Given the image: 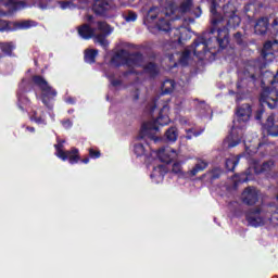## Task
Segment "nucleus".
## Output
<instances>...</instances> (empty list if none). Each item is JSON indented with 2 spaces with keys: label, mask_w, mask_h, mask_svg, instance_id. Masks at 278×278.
<instances>
[{
  "label": "nucleus",
  "mask_w": 278,
  "mask_h": 278,
  "mask_svg": "<svg viewBox=\"0 0 278 278\" xmlns=\"http://www.w3.org/2000/svg\"><path fill=\"white\" fill-rule=\"evenodd\" d=\"M241 21L236 14V7L231 3L224 5V17L214 16L212 18L211 34L217 31V42L220 49H225L229 45V28L227 27L236 29V27H240Z\"/></svg>",
  "instance_id": "1"
},
{
  "label": "nucleus",
  "mask_w": 278,
  "mask_h": 278,
  "mask_svg": "<svg viewBox=\"0 0 278 278\" xmlns=\"http://www.w3.org/2000/svg\"><path fill=\"white\" fill-rule=\"evenodd\" d=\"M115 62H121L122 64H125L129 68H138L143 67L144 73H148V75H151V77H155L160 73V67L155 65V63H144V56L142 54H129L127 50H119L115 56L113 58Z\"/></svg>",
  "instance_id": "2"
},
{
  "label": "nucleus",
  "mask_w": 278,
  "mask_h": 278,
  "mask_svg": "<svg viewBox=\"0 0 278 278\" xmlns=\"http://www.w3.org/2000/svg\"><path fill=\"white\" fill-rule=\"evenodd\" d=\"M97 27L92 28L87 24L78 27V34L85 40H90V38H94L96 42H99L101 47L108 49L110 42L105 39V36H110L112 34V27L105 22H97Z\"/></svg>",
  "instance_id": "3"
},
{
  "label": "nucleus",
  "mask_w": 278,
  "mask_h": 278,
  "mask_svg": "<svg viewBox=\"0 0 278 278\" xmlns=\"http://www.w3.org/2000/svg\"><path fill=\"white\" fill-rule=\"evenodd\" d=\"M33 81L41 90L42 103L51 110L53 108L51 102L58 97V91L42 76H34Z\"/></svg>",
  "instance_id": "4"
},
{
  "label": "nucleus",
  "mask_w": 278,
  "mask_h": 278,
  "mask_svg": "<svg viewBox=\"0 0 278 278\" xmlns=\"http://www.w3.org/2000/svg\"><path fill=\"white\" fill-rule=\"evenodd\" d=\"M247 220L251 227H262V225H278V214H266L264 212H251L247 215Z\"/></svg>",
  "instance_id": "5"
},
{
  "label": "nucleus",
  "mask_w": 278,
  "mask_h": 278,
  "mask_svg": "<svg viewBox=\"0 0 278 278\" xmlns=\"http://www.w3.org/2000/svg\"><path fill=\"white\" fill-rule=\"evenodd\" d=\"M137 138L138 140H160V129L153 122L143 123Z\"/></svg>",
  "instance_id": "6"
},
{
  "label": "nucleus",
  "mask_w": 278,
  "mask_h": 278,
  "mask_svg": "<svg viewBox=\"0 0 278 278\" xmlns=\"http://www.w3.org/2000/svg\"><path fill=\"white\" fill-rule=\"evenodd\" d=\"M56 152L55 155L63 162L68 160L70 164H77L79 162V150L73 148L71 151H64V146L59 143L55 146Z\"/></svg>",
  "instance_id": "7"
},
{
  "label": "nucleus",
  "mask_w": 278,
  "mask_h": 278,
  "mask_svg": "<svg viewBox=\"0 0 278 278\" xmlns=\"http://www.w3.org/2000/svg\"><path fill=\"white\" fill-rule=\"evenodd\" d=\"M261 104L267 105L269 110H275L278 103V91L277 89H270L266 87L261 93Z\"/></svg>",
  "instance_id": "8"
},
{
  "label": "nucleus",
  "mask_w": 278,
  "mask_h": 278,
  "mask_svg": "<svg viewBox=\"0 0 278 278\" xmlns=\"http://www.w3.org/2000/svg\"><path fill=\"white\" fill-rule=\"evenodd\" d=\"M177 151L173 148L166 147L151 153L152 157H157L163 164H170L174 160H177Z\"/></svg>",
  "instance_id": "9"
},
{
  "label": "nucleus",
  "mask_w": 278,
  "mask_h": 278,
  "mask_svg": "<svg viewBox=\"0 0 278 278\" xmlns=\"http://www.w3.org/2000/svg\"><path fill=\"white\" fill-rule=\"evenodd\" d=\"M213 47H212V40H201L195 41L194 46H193V53L194 55H197V58H199L200 60H203V56L205 55V53H207V51H212Z\"/></svg>",
  "instance_id": "10"
},
{
  "label": "nucleus",
  "mask_w": 278,
  "mask_h": 278,
  "mask_svg": "<svg viewBox=\"0 0 278 278\" xmlns=\"http://www.w3.org/2000/svg\"><path fill=\"white\" fill-rule=\"evenodd\" d=\"M258 197L260 193L257 189L249 187L243 191L241 199L243 203H247V205H255L257 203Z\"/></svg>",
  "instance_id": "11"
},
{
  "label": "nucleus",
  "mask_w": 278,
  "mask_h": 278,
  "mask_svg": "<svg viewBox=\"0 0 278 278\" xmlns=\"http://www.w3.org/2000/svg\"><path fill=\"white\" fill-rule=\"evenodd\" d=\"M0 5L8 8L9 14L16 12L17 10H24L27 7V2L22 0H0Z\"/></svg>",
  "instance_id": "12"
},
{
  "label": "nucleus",
  "mask_w": 278,
  "mask_h": 278,
  "mask_svg": "<svg viewBox=\"0 0 278 278\" xmlns=\"http://www.w3.org/2000/svg\"><path fill=\"white\" fill-rule=\"evenodd\" d=\"M251 114H253L251 104L245 103L237 109V118L239 123H249Z\"/></svg>",
  "instance_id": "13"
},
{
  "label": "nucleus",
  "mask_w": 278,
  "mask_h": 278,
  "mask_svg": "<svg viewBox=\"0 0 278 278\" xmlns=\"http://www.w3.org/2000/svg\"><path fill=\"white\" fill-rule=\"evenodd\" d=\"M169 13H161L156 27L160 31H170V22L168 20Z\"/></svg>",
  "instance_id": "14"
},
{
  "label": "nucleus",
  "mask_w": 278,
  "mask_h": 278,
  "mask_svg": "<svg viewBox=\"0 0 278 278\" xmlns=\"http://www.w3.org/2000/svg\"><path fill=\"white\" fill-rule=\"evenodd\" d=\"M268 31V17H261L256 21L254 25V34L258 36H264Z\"/></svg>",
  "instance_id": "15"
},
{
  "label": "nucleus",
  "mask_w": 278,
  "mask_h": 278,
  "mask_svg": "<svg viewBox=\"0 0 278 278\" xmlns=\"http://www.w3.org/2000/svg\"><path fill=\"white\" fill-rule=\"evenodd\" d=\"M164 175H166V167H164V165H159L153 168L150 177L155 184H162V181H164Z\"/></svg>",
  "instance_id": "16"
},
{
  "label": "nucleus",
  "mask_w": 278,
  "mask_h": 278,
  "mask_svg": "<svg viewBox=\"0 0 278 278\" xmlns=\"http://www.w3.org/2000/svg\"><path fill=\"white\" fill-rule=\"evenodd\" d=\"M274 45H277V40H275L274 42L273 41L265 42L262 50V55L265 62H273L275 60V54L270 52V49H273Z\"/></svg>",
  "instance_id": "17"
},
{
  "label": "nucleus",
  "mask_w": 278,
  "mask_h": 278,
  "mask_svg": "<svg viewBox=\"0 0 278 278\" xmlns=\"http://www.w3.org/2000/svg\"><path fill=\"white\" fill-rule=\"evenodd\" d=\"M267 131L269 136H273L274 138H277L278 136V121H275V115H269L267 117Z\"/></svg>",
  "instance_id": "18"
},
{
  "label": "nucleus",
  "mask_w": 278,
  "mask_h": 278,
  "mask_svg": "<svg viewBox=\"0 0 278 278\" xmlns=\"http://www.w3.org/2000/svg\"><path fill=\"white\" fill-rule=\"evenodd\" d=\"M110 10V4L105 0H96L93 3V12L96 14H105Z\"/></svg>",
  "instance_id": "19"
},
{
  "label": "nucleus",
  "mask_w": 278,
  "mask_h": 278,
  "mask_svg": "<svg viewBox=\"0 0 278 278\" xmlns=\"http://www.w3.org/2000/svg\"><path fill=\"white\" fill-rule=\"evenodd\" d=\"M168 105H164L160 112V116L156 118V125H168L170 123V117L167 115Z\"/></svg>",
  "instance_id": "20"
},
{
  "label": "nucleus",
  "mask_w": 278,
  "mask_h": 278,
  "mask_svg": "<svg viewBox=\"0 0 278 278\" xmlns=\"http://www.w3.org/2000/svg\"><path fill=\"white\" fill-rule=\"evenodd\" d=\"M207 168V162L203 160H199L195 166L189 170L188 175L189 177H195V175H199V173L205 170Z\"/></svg>",
  "instance_id": "21"
},
{
  "label": "nucleus",
  "mask_w": 278,
  "mask_h": 278,
  "mask_svg": "<svg viewBox=\"0 0 278 278\" xmlns=\"http://www.w3.org/2000/svg\"><path fill=\"white\" fill-rule=\"evenodd\" d=\"M207 168V162L203 160H199L195 166L189 170L188 175L189 177H195V175H199V173L205 170Z\"/></svg>",
  "instance_id": "22"
},
{
  "label": "nucleus",
  "mask_w": 278,
  "mask_h": 278,
  "mask_svg": "<svg viewBox=\"0 0 278 278\" xmlns=\"http://www.w3.org/2000/svg\"><path fill=\"white\" fill-rule=\"evenodd\" d=\"M273 166H275V163L273 161L263 164L254 163V172L256 174L266 173L267 170H273Z\"/></svg>",
  "instance_id": "23"
},
{
  "label": "nucleus",
  "mask_w": 278,
  "mask_h": 278,
  "mask_svg": "<svg viewBox=\"0 0 278 278\" xmlns=\"http://www.w3.org/2000/svg\"><path fill=\"white\" fill-rule=\"evenodd\" d=\"M97 55H99V50H85V62H87V64H94Z\"/></svg>",
  "instance_id": "24"
},
{
  "label": "nucleus",
  "mask_w": 278,
  "mask_h": 278,
  "mask_svg": "<svg viewBox=\"0 0 278 278\" xmlns=\"http://www.w3.org/2000/svg\"><path fill=\"white\" fill-rule=\"evenodd\" d=\"M190 10H192V0H180V4L177 11L180 14H188Z\"/></svg>",
  "instance_id": "25"
},
{
  "label": "nucleus",
  "mask_w": 278,
  "mask_h": 278,
  "mask_svg": "<svg viewBox=\"0 0 278 278\" xmlns=\"http://www.w3.org/2000/svg\"><path fill=\"white\" fill-rule=\"evenodd\" d=\"M176 55L178 58L179 64L186 66V64H188V61L190 60V50H185L181 54L176 53Z\"/></svg>",
  "instance_id": "26"
},
{
  "label": "nucleus",
  "mask_w": 278,
  "mask_h": 278,
  "mask_svg": "<svg viewBox=\"0 0 278 278\" xmlns=\"http://www.w3.org/2000/svg\"><path fill=\"white\" fill-rule=\"evenodd\" d=\"M162 90L163 92H165V94H168V92H173V90H175V81L165 80L162 85Z\"/></svg>",
  "instance_id": "27"
},
{
  "label": "nucleus",
  "mask_w": 278,
  "mask_h": 278,
  "mask_svg": "<svg viewBox=\"0 0 278 278\" xmlns=\"http://www.w3.org/2000/svg\"><path fill=\"white\" fill-rule=\"evenodd\" d=\"M165 136L167 140H177V138H179V134L177 132V128L175 127L167 129Z\"/></svg>",
  "instance_id": "28"
},
{
  "label": "nucleus",
  "mask_w": 278,
  "mask_h": 278,
  "mask_svg": "<svg viewBox=\"0 0 278 278\" xmlns=\"http://www.w3.org/2000/svg\"><path fill=\"white\" fill-rule=\"evenodd\" d=\"M238 166V157L236 156H230L229 159L226 160V168L227 170H233Z\"/></svg>",
  "instance_id": "29"
},
{
  "label": "nucleus",
  "mask_w": 278,
  "mask_h": 278,
  "mask_svg": "<svg viewBox=\"0 0 278 278\" xmlns=\"http://www.w3.org/2000/svg\"><path fill=\"white\" fill-rule=\"evenodd\" d=\"M159 16H162V14H160V9L152 8L149 10L148 18H150V21H155V18H157Z\"/></svg>",
  "instance_id": "30"
},
{
  "label": "nucleus",
  "mask_w": 278,
  "mask_h": 278,
  "mask_svg": "<svg viewBox=\"0 0 278 278\" xmlns=\"http://www.w3.org/2000/svg\"><path fill=\"white\" fill-rule=\"evenodd\" d=\"M17 27L20 29H29V27H36V22H34V21L20 22V23H17Z\"/></svg>",
  "instance_id": "31"
},
{
  "label": "nucleus",
  "mask_w": 278,
  "mask_h": 278,
  "mask_svg": "<svg viewBox=\"0 0 278 278\" xmlns=\"http://www.w3.org/2000/svg\"><path fill=\"white\" fill-rule=\"evenodd\" d=\"M0 49L7 55H12V49H14V45H12V43H0Z\"/></svg>",
  "instance_id": "32"
},
{
  "label": "nucleus",
  "mask_w": 278,
  "mask_h": 278,
  "mask_svg": "<svg viewBox=\"0 0 278 278\" xmlns=\"http://www.w3.org/2000/svg\"><path fill=\"white\" fill-rule=\"evenodd\" d=\"M134 152L136 153V155L140 156V155H144V153H147V148L144 147V144L142 143H137L135 146Z\"/></svg>",
  "instance_id": "33"
},
{
  "label": "nucleus",
  "mask_w": 278,
  "mask_h": 278,
  "mask_svg": "<svg viewBox=\"0 0 278 278\" xmlns=\"http://www.w3.org/2000/svg\"><path fill=\"white\" fill-rule=\"evenodd\" d=\"M124 18L127 23H134L138 18V14L134 11H129L128 13L124 14Z\"/></svg>",
  "instance_id": "34"
},
{
  "label": "nucleus",
  "mask_w": 278,
  "mask_h": 278,
  "mask_svg": "<svg viewBox=\"0 0 278 278\" xmlns=\"http://www.w3.org/2000/svg\"><path fill=\"white\" fill-rule=\"evenodd\" d=\"M174 34L178 35V41L181 42V40H186V38L184 37V34H188V30L184 27L180 28H176Z\"/></svg>",
  "instance_id": "35"
},
{
  "label": "nucleus",
  "mask_w": 278,
  "mask_h": 278,
  "mask_svg": "<svg viewBox=\"0 0 278 278\" xmlns=\"http://www.w3.org/2000/svg\"><path fill=\"white\" fill-rule=\"evenodd\" d=\"M240 134H242V130H239L238 128H232L230 132L231 140H239Z\"/></svg>",
  "instance_id": "36"
},
{
  "label": "nucleus",
  "mask_w": 278,
  "mask_h": 278,
  "mask_svg": "<svg viewBox=\"0 0 278 278\" xmlns=\"http://www.w3.org/2000/svg\"><path fill=\"white\" fill-rule=\"evenodd\" d=\"M235 41L237 45H242V33L238 31L233 35Z\"/></svg>",
  "instance_id": "37"
},
{
  "label": "nucleus",
  "mask_w": 278,
  "mask_h": 278,
  "mask_svg": "<svg viewBox=\"0 0 278 278\" xmlns=\"http://www.w3.org/2000/svg\"><path fill=\"white\" fill-rule=\"evenodd\" d=\"M172 170H173V173L178 175V173H181V164L180 163H174Z\"/></svg>",
  "instance_id": "38"
},
{
  "label": "nucleus",
  "mask_w": 278,
  "mask_h": 278,
  "mask_svg": "<svg viewBox=\"0 0 278 278\" xmlns=\"http://www.w3.org/2000/svg\"><path fill=\"white\" fill-rule=\"evenodd\" d=\"M89 155H90V157H93V159L101 157V152H99L97 150H93V149H90L89 150Z\"/></svg>",
  "instance_id": "39"
},
{
  "label": "nucleus",
  "mask_w": 278,
  "mask_h": 278,
  "mask_svg": "<svg viewBox=\"0 0 278 278\" xmlns=\"http://www.w3.org/2000/svg\"><path fill=\"white\" fill-rule=\"evenodd\" d=\"M62 125L65 129H71V127H73V122H71V119H64Z\"/></svg>",
  "instance_id": "40"
},
{
  "label": "nucleus",
  "mask_w": 278,
  "mask_h": 278,
  "mask_svg": "<svg viewBox=\"0 0 278 278\" xmlns=\"http://www.w3.org/2000/svg\"><path fill=\"white\" fill-rule=\"evenodd\" d=\"M262 116H264V109H261V110L256 111L255 119L256 121H262Z\"/></svg>",
  "instance_id": "41"
},
{
  "label": "nucleus",
  "mask_w": 278,
  "mask_h": 278,
  "mask_svg": "<svg viewBox=\"0 0 278 278\" xmlns=\"http://www.w3.org/2000/svg\"><path fill=\"white\" fill-rule=\"evenodd\" d=\"M169 62H174L173 66H177V62H175V54H170L168 56Z\"/></svg>",
  "instance_id": "42"
},
{
  "label": "nucleus",
  "mask_w": 278,
  "mask_h": 278,
  "mask_svg": "<svg viewBox=\"0 0 278 278\" xmlns=\"http://www.w3.org/2000/svg\"><path fill=\"white\" fill-rule=\"evenodd\" d=\"M155 108H157V105L155 104V102H152V103L149 105L150 112H154V111H155Z\"/></svg>",
  "instance_id": "43"
},
{
  "label": "nucleus",
  "mask_w": 278,
  "mask_h": 278,
  "mask_svg": "<svg viewBox=\"0 0 278 278\" xmlns=\"http://www.w3.org/2000/svg\"><path fill=\"white\" fill-rule=\"evenodd\" d=\"M68 5H71L70 2H61L62 10H66V8H68Z\"/></svg>",
  "instance_id": "44"
},
{
  "label": "nucleus",
  "mask_w": 278,
  "mask_h": 278,
  "mask_svg": "<svg viewBox=\"0 0 278 278\" xmlns=\"http://www.w3.org/2000/svg\"><path fill=\"white\" fill-rule=\"evenodd\" d=\"M170 14H175V3L169 5Z\"/></svg>",
  "instance_id": "45"
},
{
  "label": "nucleus",
  "mask_w": 278,
  "mask_h": 278,
  "mask_svg": "<svg viewBox=\"0 0 278 278\" xmlns=\"http://www.w3.org/2000/svg\"><path fill=\"white\" fill-rule=\"evenodd\" d=\"M112 85H113V86H121V80H113V81H112Z\"/></svg>",
  "instance_id": "46"
},
{
  "label": "nucleus",
  "mask_w": 278,
  "mask_h": 278,
  "mask_svg": "<svg viewBox=\"0 0 278 278\" xmlns=\"http://www.w3.org/2000/svg\"><path fill=\"white\" fill-rule=\"evenodd\" d=\"M33 118V121H35L36 123H42V119L41 118H36V117H31Z\"/></svg>",
  "instance_id": "47"
},
{
  "label": "nucleus",
  "mask_w": 278,
  "mask_h": 278,
  "mask_svg": "<svg viewBox=\"0 0 278 278\" xmlns=\"http://www.w3.org/2000/svg\"><path fill=\"white\" fill-rule=\"evenodd\" d=\"M0 16H8V13L0 10Z\"/></svg>",
  "instance_id": "48"
},
{
  "label": "nucleus",
  "mask_w": 278,
  "mask_h": 278,
  "mask_svg": "<svg viewBox=\"0 0 278 278\" xmlns=\"http://www.w3.org/2000/svg\"><path fill=\"white\" fill-rule=\"evenodd\" d=\"M88 162H90V159L83 160V164H88Z\"/></svg>",
  "instance_id": "49"
},
{
  "label": "nucleus",
  "mask_w": 278,
  "mask_h": 278,
  "mask_svg": "<svg viewBox=\"0 0 278 278\" xmlns=\"http://www.w3.org/2000/svg\"><path fill=\"white\" fill-rule=\"evenodd\" d=\"M250 77H251L252 79H255V73H251V74H250Z\"/></svg>",
  "instance_id": "50"
},
{
  "label": "nucleus",
  "mask_w": 278,
  "mask_h": 278,
  "mask_svg": "<svg viewBox=\"0 0 278 278\" xmlns=\"http://www.w3.org/2000/svg\"><path fill=\"white\" fill-rule=\"evenodd\" d=\"M3 27V21L0 20V29Z\"/></svg>",
  "instance_id": "51"
},
{
  "label": "nucleus",
  "mask_w": 278,
  "mask_h": 278,
  "mask_svg": "<svg viewBox=\"0 0 278 278\" xmlns=\"http://www.w3.org/2000/svg\"><path fill=\"white\" fill-rule=\"evenodd\" d=\"M273 25L277 26L278 25V22L277 20L274 21Z\"/></svg>",
  "instance_id": "52"
},
{
  "label": "nucleus",
  "mask_w": 278,
  "mask_h": 278,
  "mask_svg": "<svg viewBox=\"0 0 278 278\" xmlns=\"http://www.w3.org/2000/svg\"><path fill=\"white\" fill-rule=\"evenodd\" d=\"M198 10H199V14L197 16H201V9L198 8Z\"/></svg>",
  "instance_id": "53"
},
{
  "label": "nucleus",
  "mask_w": 278,
  "mask_h": 278,
  "mask_svg": "<svg viewBox=\"0 0 278 278\" xmlns=\"http://www.w3.org/2000/svg\"><path fill=\"white\" fill-rule=\"evenodd\" d=\"M88 21H92V16H89V17H88Z\"/></svg>",
  "instance_id": "54"
},
{
  "label": "nucleus",
  "mask_w": 278,
  "mask_h": 278,
  "mask_svg": "<svg viewBox=\"0 0 278 278\" xmlns=\"http://www.w3.org/2000/svg\"><path fill=\"white\" fill-rule=\"evenodd\" d=\"M30 131H34V127H31V128H28Z\"/></svg>",
  "instance_id": "55"
},
{
  "label": "nucleus",
  "mask_w": 278,
  "mask_h": 278,
  "mask_svg": "<svg viewBox=\"0 0 278 278\" xmlns=\"http://www.w3.org/2000/svg\"><path fill=\"white\" fill-rule=\"evenodd\" d=\"M70 103H73V99H70Z\"/></svg>",
  "instance_id": "56"
},
{
  "label": "nucleus",
  "mask_w": 278,
  "mask_h": 278,
  "mask_svg": "<svg viewBox=\"0 0 278 278\" xmlns=\"http://www.w3.org/2000/svg\"><path fill=\"white\" fill-rule=\"evenodd\" d=\"M237 88H240V84L237 85Z\"/></svg>",
  "instance_id": "57"
}]
</instances>
